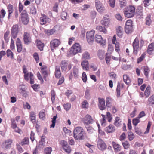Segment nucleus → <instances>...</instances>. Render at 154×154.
<instances>
[{
	"instance_id": "8",
	"label": "nucleus",
	"mask_w": 154,
	"mask_h": 154,
	"mask_svg": "<svg viewBox=\"0 0 154 154\" xmlns=\"http://www.w3.org/2000/svg\"><path fill=\"white\" fill-rule=\"evenodd\" d=\"M133 53L134 54H137L139 49V41L136 38L134 40L133 43Z\"/></svg>"
},
{
	"instance_id": "45",
	"label": "nucleus",
	"mask_w": 154,
	"mask_h": 154,
	"mask_svg": "<svg viewBox=\"0 0 154 154\" xmlns=\"http://www.w3.org/2000/svg\"><path fill=\"white\" fill-rule=\"evenodd\" d=\"M57 118V116H54L52 120V123L50 126V127L54 128L55 126V124L56 122V119Z\"/></svg>"
},
{
	"instance_id": "37",
	"label": "nucleus",
	"mask_w": 154,
	"mask_h": 154,
	"mask_svg": "<svg viewBox=\"0 0 154 154\" xmlns=\"http://www.w3.org/2000/svg\"><path fill=\"white\" fill-rule=\"evenodd\" d=\"M90 90L87 88L85 90V97L87 100H89L90 98Z\"/></svg>"
},
{
	"instance_id": "50",
	"label": "nucleus",
	"mask_w": 154,
	"mask_h": 154,
	"mask_svg": "<svg viewBox=\"0 0 154 154\" xmlns=\"http://www.w3.org/2000/svg\"><path fill=\"white\" fill-rule=\"evenodd\" d=\"M51 100L52 103H54L55 101V93L54 90H52L51 91Z\"/></svg>"
},
{
	"instance_id": "30",
	"label": "nucleus",
	"mask_w": 154,
	"mask_h": 154,
	"mask_svg": "<svg viewBox=\"0 0 154 154\" xmlns=\"http://www.w3.org/2000/svg\"><path fill=\"white\" fill-rule=\"evenodd\" d=\"M8 11L9 12V14L8 17V18L9 19L11 15V13H12L13 11V6L11 4H9L8 6Z\"/></svg>"
},
{
	"instance_id": "44",
	"label": "nucleus",
	"mask_w": 154,
	"mask_h": 154,
	"mask_svg": "<svg viewBox=\"0 0 154 154\" xmlns=\"http://www.w3.org/2000/svg\"><path fill=\"white\" fill-rule=\"evenodd\" d=\"M150 87L149 86L147 87L145 92V95L147 97L150 94Z\"/></svg>"
},
{
	"instance_id": "54",
	"label": "nucleus",
	"mask_w": 154,
	"mask_h": 154,
	"mask_svg": "<svg viewBox=\"0 0 154 154\" xmlns=\"http://www.w3.org/2000/svg\"><path fill=\"white\" fill-rule=\"evenodd\" d=\"M143 69L145 75L146 77L148 75L149 72L150 71L149 68L147 66H144L143 67Z\"/></svg>"
},
{
	"instance_id": "14",
	"label": "nucleus",
	"mask_w": 154,
	"mask_h": 154,
	"mask_svg": "<svg viewBox=\"0 0 154 154\" xmlns=\"http://www.w3.org/2000/svg\"><path fill=\"white\" fill-rule=\"evenodd\" d=\"M42 17H40V24L41 25H44L47 22L49 23L51 21V19L48 18L44 14H41Z\"/></svg>"
},
{
	"instance_id": "63",
	"label": "nucleus",
	"mask_w": 154,
	"mask_h": 154,
	"mask_svg": "<svg viewBox=\"0 0 154 154\" xmlns=\"http://www.w3.org/2000/svg\"><path fill=\"white\" fill-rule=\"evenodd\" d=\"M109 4L111 7L114 8L115 6V0H109Z\"/></svg>"
},
{
	"instance_id": "57",
	"label": "nucleus",
	"mask_w": 154,
	"mask_h": 154,
	"mask_svg": "<svg viewBox=\"0 0 154 154\" xmlns=\"http://www.w3.org/2000/svg\"><path fill=\"white\" fill-rule=\"evenodd\" d=\"M5 14V12L4 10L2 9L1 11V14L0 15V21L2 22V18H3Z\"/></svg>"
},
{
	"instance_id": "31",
	"label": "nucleus",
	"mask_w": 154,
	"mask_h": 154,
	"mask_svg": "<svg viewBox=\"0 0 154 154\" xmlns=\"http://www.w3.org/2000/svg\"><path fill=\"white\" fill-rule=\"evenodd\" d=\"M97 10L98 12L100 13L102 12L105 10V8L103 5L96 6Z\"/></svg>"
},
{
	"instance_id": "51",
	"label": "nucleus",
	"mask_w": 154,
	"mask_h": 154,
	"mask_svg": "<svg viewBox=\"0 0 154 154\" xmlns=\"http://www.w3.org/2000/svg\"><path fill=\"white\" fill-rule=\"evenodd\" d=\"M61 16L62 19L64 20L67 18V14L66 12L63 11L61 13Z\"/></svg>"
},
{
	"instance_id": "36",
	"label": "nucleus",
	"mask_w": 154,
	"mask_h": 154,
	"mask_svg": "<svg viewBox=\"0 0 154 154\" xmlns=\"http://www.w3.org/2000/svg\"><path fill=\"white\" fill-rule=\"evenodd\" d=\"M154 50V43H152L149 45L148 47L147 52L149 53Z\"/></svg>"
},
{
	"instance_id": "58",
	"label": "nucleus",
	"mask_w": 154,
	"mask_h": 154,
	"mask_svg": "<svg viewBox=\"0 0 154 154\" xmlns=\"http://www.w3.org/2000/svg\"><path fill=\"white\" fill-rule=\"evenodd\" d=\"M146 24L148 25H149L151 22V20L150 19V16L149 15L148 16L146 17Z\"/></svg>"
},
{
	"instance_id": "10",
	"label": "nucleus",
	"mask_w": 154,
	"mask_h": 154,
	"mask_svg": "<svg viewBox=\"0 0 154 154\" xmlns=\"http://www.w3.org/2000/svg\"><path fill=\"white\" fill-rule=\"evenodd\" d=\"M97 142V146L98 149L101 150H103L106 149V146L104 141L100 138H98Z\"/></svg>"
},
{
	"instance_id": "48",
	"label": "nucleus",
	"mask_w": 154,
	"mask_h": 154,
	"mask_svg": "<svg viewBox=\"0 0 154 154\" xmlns=\"http://www.w3.org/2000/svg\"><path fill=\"white\" fill-rule=\"evenodd\" d=\"M51 151L52 149L51 147H46L44 149V152L46 154H51Z\"/></svg>"
},
{
	"instance_id": "7",
	"label": "nucleus",
	"mask_w": 154,
	"mask_h": 154,
	"mask_svg": "<svg viewBox=\"0 0 154 154\" xmlns=\"http://www.w3.org/2000/svg\"><path fill=\"white\" fill-rule=\"evenodd\" d=\"M82 121L85 125H88L90 124L93 123L94 120L90 115L87 114L82 119Z\"/></svg>"
},
{
	"instance_id": "33",
	"label": "nucleus",
	"mask_w": 154,
	"mask_h": 154,
	"mask_svg": "<svg viewBox=\"0 0 154 154\" xmlns=\"http://www.w3.org/2000/svg\"><path fill=\"white\" fill-rule=\"evenodd\" d=\"M36 115L33 112H31L30 113V117L31 120L32 122H35Z\"/></svg>"
},
{
	"instance_id": "29",
	"label": "nucleus",
	"mask_w": 154,
	"mask_h": 154,
	"mask_svg": "<svg viewBox=\"0 0 154 154\" xmlns=\"http://www.w3.org/2000/svg\"><path fill=\"white\" fill-rule=\"evenodd\" d=\"M112 100V98L109 97L106 98V103L107 107H110L111 106V102Z\"/></svg>"
},
{
	"instance_id": "9",
	"label": "nucleus",
	"mask_w": 154,
	"mask_h": 154,
	"mask_svg": "<svg viewBox=\"0 0 154 154\" xmlns=\"http://www.w3.org/2000/svg\"><path fill=\"white\" fill-rule=\"evenodd\" d=\"M60 43V41L58 39H54L50 42V46L53 51L57 47Z\"/></svg>"
},
{
	"instance_id": "23",
	"label": "nucleus",
	"mask_w": 154,
	"mask_h": 154,
	"mask_svg": "<svg viewBox=\"0 0 154 154\" xmlns=\"http://www.w3.org/2000/svg\"><path fill=\"white\" fill-rule=\"evenodd\" d=\"M96 29L98 31L102 32L104 34L106 33L107 32V31L105 27L100 26H97L96 27Z\"/></svg>"
},
{
	"instance_id": "56",
	"label": "nucleus",
	"mask_w": 154,
	"mask_h": 154,
	"mask_svg": "<svg viewBox=\"0 0 154 154\" xmlns=\"http://www.w3.org/2000/svg\"><path fill=\"white\" fill-rule=\"evenodd\" d=\"M64 109L66 111L69 110L71 107V104L70 103H67L63 105Z\"/></svg>"
},
{
	"instance_id": "49",
	"label": "nucleus",
	"mask_w": 154,
	"mask_h": 154,
	"mask_svg": "<svg viewBox=\"0 0 154 154\" xmlns=\"http://www.w3.org/2000/svg\"><path fill=\"white\" fill-rule=\"evenodd\" d=\"M33 57L37 63L39 62V58L38 54L37 53L35 52L33 54Z\"/></svg>"
},
{
	"instance_id": "55",
	"label": "nucleus",
	"mask_w": 154,
	"mask_h": 154,
	"mask_svg": "<svg viewBox=\"0 0 154 154\" xmlns=\"http://www.w3.org/2000/svg\"><path fill=\"white\" fill-rule=\"evenodd\" d=\"M139 118L138 117L137 118H136L134 119L133 120V124L136 126L138 123H139L140 122V120H139Z\"/></svg>"
},
{
	"instance_id": "52",
	"label": "nucleus",
	"mask_w": 154,
	"mask_h": 154,
	"mask_svg": "<svg viewBox=\"0 0 154 154\" xmlns=\"http://www.w3.org/2000/svg\"><path fill=\"white\" fill-rule=\"evenodd\" d=\"M7 55L8 57H10L12 59L14 58L13 54L9 49H8L7 51Z\"/></svg>"
},
{
	"instance_id": "46",
	"label": "nucleus",
	"mask_w": 154,
	"mask_h": 154,
	"mask_svg": "<svg viewBox=\"0 0 154 154\" xmlns=\"http://www.w3.org/2000/svg\"><path fill=\"white\" fill-rule=\"evenodd\" d=\"M122 144L124 148L125 149H127L130 146V144L127 141L122 142Z\"/></svg>"
},
{
	"instance_id": "19",
	"label": "nucleus",
	"mask_w": 154,
	"mask_h": 154,
	"mask_svg": "<svg viewBox=\"0 0 154 154\" xmlns=\"http://www.w3.org/2000/svg\"><path fill=\"white\" fill-rule=\"evenodd\" d=\"M68 61L65 60H63L61 61L60 66L62 71H66L67 68Z\"/></svg>"
},
{
	"instance_id": "38",
	"label": "nucleus",
	"mask_w": 154,
	"mask_h": 154,
	"mask_svg": "<svg viewBox=\"0 0 154 154\" xmlns=\"http://www.w3.org/2000/svg\"><path fill=\"white\" fill-rule=\"evenodd\" d=\"M117 97H119L120 95V83H118V85L116 88Z\"/></svg>"
},
{
	"instance_id": "32",
	"label": "nucleus",
	"mask_w": 154,
	"mask_h": 154,
	"mask_svg": "<svg viewBox=\"0 0 154 154\" xmlns=\"http://www.w3.org/2000/svg\"><path fill=\"white\" fill-rule=\"evenodd\" d=\"M46 69L47 67L46 66H42L41 68V73L43 75L44 78H46L48 75Z\"/></svg>"
},
{
	"instance_id": "13",
	"label": "nucleus",
	"mask_w": 154,
	"mask_h": 154,
	"mask_svg": "<svg viewBox=\"0 0 154 154\" xmlns=\"http://www.w3.org/2000/svg\"><path fill=\"white\" fill-rule=\"evenodd\" d=\"M101 24L105 26H108L110 23L109 17V16L107 15H105L103 18V19L101 21Z\"/></svg>"
},
{
	"instance_id": "39",
	"label": "nucleus",
	"mask_w": 154,
	"mask_h": 154,
	"mask_svg": "<svg viewBox=\"0 0 154 154\" xmlns=\"http://www.w3.org/2000/svg\"><path fill=\"white\" fill-rule=\"evenodd\" d=\"M82 107L85 109L88 108V103L87 101L85 100L82 103Z\"/></svg>"
},
{
	"instance_id": "25",
	"label": "nucleus",
	"mask_w": 154,
	"mask_h": 154,
	"mask_svg": "<svg viewBox=\"0 0 154 154\" xmlns=\"http://www.w3.org/2000/svg\"><path fill=\"white\" fill-rule=\"evenodd\" d=\"M105 52L104 51L99 50L98 51V56L100 60H103L104 58Z\"/></svg>"
},
{
	"instance_id": "1",
	"label": "nucleus",
	"mask_w": 154,
	"mask_h": 154,
	"mask_svg": "<svg viewBox=\"0 0 154 154\" xmlns=\"http://www.w3.org/2000/svg\"><path fill=\"white\" fill-rule=\"evenodd\" d=\"M84 131L82 127H78L75 128L73 131V137L76 140H82L84 139L83 136Z\"/></svg>"
},
{
	"instance_id": "20",
	"label": "nucleus",
	"mask_w": 154,
	"mask_h": 154,
	"mask_svg": "<svg viewBox=\"0 0 154 154\" xmlns=\"http://www.w3.org/2000/svg\"><path fill=\"white\" fill-rule=\"evenodd\" d=\"M115 130V127L112 125H110L109 126L107 127L105 129L106 131L108 133L114 132Z\"/></svg>"
},
{
	"instance_id": "3",
	"label": "nucleus",
	"mask_w": 154,
	"mask_h": 154,
	"mask_svg": "<svg viewBox=\"0 0 154 154\" xmlns=\"http://www.w3.org/2000/svg\"><path fill=\"white\" fill-rule=\"evenodd\" d=\"M135 8L133 6H131L127 8L124 11L125 16L128 18L133 17L134 15Z\"/></svg>"
},
{
	"instance_id": "2",
	"label": "nucleus",
	"mask_w": 154,
	"mask_h": 154,
	"mask_svg": "<svg viewBox=\"0 0 154 154\" xmlns=\"http://www.w3.org/2000/svg\"><path fill=\"white\" fill-rule=\"evenodd\" d=\"M81 48L80 45L77 43H75L71 48L69 52L67 53L68 56L70 57L72 55H74L81 52Z\"/></svg>"
},
{
	"instance_id": "41",
	"label": "nucleus",
	"mask_w": 154,
	"mask_h": 154,
	"mask_svg": "<svg viewBox=\"0 0 154 154\" xmlns=\"http://www.w3.org/2000/svg\"><path fill=\"white\" fill-rule=\"evenodd\" d=\"M29 143V138L28 137H25L23 139L21 142V144L22 145H23L28 144Z\"/></svg>"
},
{
	"instance_id": "42",
	"label": "nucleus",
	"mask_w": 154,
	"mask_h": 154,
	"mask_svg": "<svg viewBox=\"0 0 154 154\" xmlns=\"http://www.w3.org/2000/svg\"><path fill=\"white\" fill-rule=\"evenodd\" d=\"M82 57L85 59H89L90 58V54L88 52H85L83 54Z\"/></svg>"
},
{
	"instance_id": "16",
	"label": "nucleus",
	"mask_w": 154,
	"mask_h": 154,
	"mask_svg": "<svg viewBox=\"0 0 154 154\" xmlns=\"http://www.w3.org/2000/svg\"><path fill=\"white\" fill-rule=\"evenodd\" d=\"M99 103L98 106L100 110H103L106 109L105 101L104 99L98 98Z\"/></svg>"
},
{
	"instance_id": "24",
	"label": "nucleus",
	"mask_w": 154,
	"mask_h": 154,
	"mask_svg": "<svg viewBox=\"0 0 154 154\" xmlns=\"http://www.w3.org/2000/svg\"><path fill=\"white\" fill-rule=\"evenodd\" d=\"M124 82L127 85L129 84L131 82V79L127 75H123Z\"/></svg>"
},
{
	"instance_id": "18",
	"label": "nucleus",
	"mask_w": 154,
	"mask_h": 154,
	"mask_svg": "<svg viewBox=\"0 0 154 154\" xmlns=\"http://www.w3.org/2000/svg\"><path fill=\"white\" fill-rule=\"evenodd\" d=\"M16 45L17 48V51L18 52H21L22 50V46L20 39L17 38L16 41Z\"/></svg>"
},
{
	"instance_id": "61",
	"label": "nucleus",
	"mask_w": 154,
	"mask_h": 154,
	"mask_svg": "<svg viewBox=\"0 0 154 154\" xmlns=\"http://www.w3.org/2000/svg\"><path fill=\"white\" fill-rule=\"evenodd\" d=\"M39 116L40 119L44 120L45 117V112H40L39 113Z\"/></svg>"
},
{
	"instance_id": "27",
	"label": "nucleus",
	"mask_w": 154,
	"mask_h": 154,
	"mask_svg": "<svg viewBox=\"0 0 154 154\" xmlns=\"http://www.w3.org/2000/svg\"><path fill=\"white\" fill-rule=\"evenodd\" d=\"M116 32L118 36L121 37L122 35L123 28L120 26H118L116 29Z\"/></svg>"
},
{
	"instance_id": "35",
	"label": "nucleus",
	"mask_w": 154,
	"mask_h": 154,
	"mask_svg": "<svg viewBox=\"0 0 154 154\" xmlns=\"http://www.w3.org/2000/svg\"><path fill=\"white\" fill-rule=\"evenodd\" d=\"M114 124L117 126H119L121 125V121L119 117H116Z\"/></svg>"
},
{
	"instance_id": "40",
	"label": "nucleus",
	"mask_w": 154,
	"mask_h": 154,
	"mask_svg": "<svg viewBox=\"0 0 154 154\" xmlns=\"http://www.w3.org/2000/svg\"><path fill=\"white\" fill-rule=\"evenodd\" d=\"M73 72L75 77H77L78 76L79 71L77 67L75 66L74 67L73 70Z\"/></svg>"
},
{
	"instance_id": "59",
	"label": "nucleus",
	"mask_w": 154,
	"mask_h": 154,
	"mask_svg": "<svg viewBox=\"0 0 154 154\" xmlns=\"http://www.w3.org/2000/svg\"><path fill=\"white\" fill-rule=\"evenodd\" d=\"M87 129L88 133L91 134L93 132L94 129L91 127L88 126V125H85Z\"/></svg>"
},
{
	"instance_id": "21",
	"label": "nucleus",
	"mask_w": 154,
	"mask_h": 154,
	"mask_svg": "<svg viewBox=\"0 0 154 154\" xmlns=\"http://www.w3.org/2000/svg\"><path fill=\"white\" fill-rule=\"evenodd\" d=\"M83 69L85 70H88L89 69V63L87 60H84L81 63Z\"/></svg>"
},
{
	"instance_id": "4",
	"label": "nucleus",
	"mask_w": 154,
	"mask_h": 154,
	"mask_svg": "<svg viewBox=\"0 0 154 154\" xmlns=\"http://www.w3.org/2000/svg\"><path fill=\"white\" fill-rule=\"evenodd\" d=\"M20 30V28L17 24L13 25L11 29V38L15 39L17 36Z\"/></svg>"
},
{
	"instance_id": "62",
	"label": "nucleus",
	"mask_w": 154,
	"mask_h": 154,
	"mask_svg": "<svg viewBox=\"0 0 154 154\" xmlns=\"http://www.w3.org/2000/svg\"><path fill=\"white\" fill-rule=\"evenodd\" d=\"M20 93L24 97H27L28 96V92L26 91V90L24 91H22Z\"/></svg>"
},
{
	"instance_id": "60",
	"label": "nucleus",
	"mask_w": 154,
	"mask_h": 154,
	"mask_svg": "<svg viewBox=\"0 0 154 154\" xmlns=\"http://www.w3.org/2000/svg\"><path fill=\"white\" fill-rule=\"evenodd\" d=\"M128 135L129 140L130 141L132 140L134 138V135L131 132H130L128 133Z\"/></svg>"
},
{
	"instance_id": "15",
	"label": "nucleus",
	"mask_w": 154,
	"mask_h": 154,
	"mask_svg": "<svg viewBox=\"0 0 154 154\" xmlns=\"http://www.w3.org/2000/svg\"><path fill=\"white\" fill-rule=\"evenodd\" d=\"M12 142V140L11 139H8L2 143V147L5 149H9L11 147Z\"/></svg>"
},
{
	"instance_id": "26",
	"label": "nucleus",
	"mask_w": 154,
	"mask_h": 154,
	"mask_svg": "<svg viewBox=\"0 0 154 154\" xmlns=\"http://www.w3.org/2000/svg\"><path fill=\"white\" fill-rule=\"evenodd\" d=\"M55 77L57 78H59L61 75L60 69L59 66H56L55 71Z\"/></svg>"
},
{
	"instance_id": "34",
	"label": "nucleus",
	"mask_w": 154,
	"mask_h": 154,
	"mask_svg": "<svg viewBox=\"0 0 154 154\" xmlns=\"http://www.w3.org/2000/svg\"><path fill=\"white\" fill-rule=\"evenodd\" d=\"M125 31L127 33H129L133 31V26H125Z\"/></svg>"
},
{
	"instance_id": "6",
	"label": "nucleus",
	"mask_w": 154,
	"mask_h": 154,
	"mask_svg": "<svg viewBox=\"0 0 154 154\" xmlns=\"http://www.w3.org/2000/svg\"><path fill=\"white\" fill-rule=\"evenodd\" d=\"M94 34V30H91L86 33V38L88 42L90 44H92L93 43Z\"/></svg>"
},
{
	"instance_id": "17",
	"label": "nucleus",
	"mask_w": 154,
	"mask_h": 154,
	"mask_svg": "<svg viewBox=\"0 0 154 154\" xmlns=\"http://www.w3.org/2000/svg\"><path fill=\"white\" fill-rule=\"evenodd\" d=\"M61 142L63 143V147L65 152L68 153H70L71 151V148L67 142L64 140H62Z\"/></svg>"
},
{
	"instance_id": "11",
	"label": "nucleus",
	"mask_w": 154,
	"mask_h": 154,
	"mask_svg": "<svg viewBox=\"0 0 154 154\" xmlns=\"http://www.w3.org/2000/svg\"><path fill=\"white\" fill-rule=\"evenodd\" d=\"M94 38L95 41L97 43H100L103 46L106 44V40L103 39L101 35H96L95 36Z\"/></svg>"
},
{
	"instance_id": "53",
	"label": "nucleus",
	"mask_w": 154,
	"mask_h": 154,
	"mask_svg": "<svg viewBox=\"0 0 154 154\" xmlns=\"http://www.w3.org/2000/svg\"><path fill=\"white\" fill-rule=\"evenodd\" d=\"M19 91V93L22 91H24L26 90L25 86L23 85H21L19 86L18 87Z\"/></svg>"
},
{
	"instance_id": "28",
	"label": "nucleus",
	"mask_w": 154,
	"mask_h": 154,
	"mask_svg": "<svg viewBox=\"0 0 154 154\" xmlns=\"http://www.w3.org/2000/svg\"><path fill=\"white\" fill-rule=\"evenodd\" d=\"M36 42L38 48L40 51L43 50L44 46V44L40 41H39L38 40H37Z\"/></svg>"
},
{
	"instance_id": "22",
	"label": "nucleus",
	"mask_w": 154,
	"mask_h": 154,
	"mask_svg": "<svg viewBox=\"0 0 154 154\" xmlns=\"http://www.w3.org/2000/svg\"><path fill=\"white\" fill-rule=\"evenodd\" d=\"M112 144L115 151L119 152L120 151L121 146L120 145L114 141L112 142Z\"/></svg>"
},
{
	"instance_id": "64",
	"label": "nucleus",
	"mask_w": 154,
	"mask_h": 154,
	"mask_svg": "<svg viewBox=\"0 0 154 154\" xmlns=\"http://www.w3.org/2000/svg\"><path fill=\"white\" fill-rule=\"evenodd\" d=\"M82 79L84 82H86L87 80V77L86 74L85 72H83L82 74Z\"/></svg>"
},
{
	"instance_id": "47",
	"label": "nucleus",
	"mask_w": 154,
	"mask_h": 154,
	"mask_svg": "<svg viewBox=\"0 0 154 154\" xmlns=\"http://www.w3.org/2000/svg\"><path fill=\"white\" fill-rule=\"evenodd\" d=\"M148 103L149 104H154V95H152L148 98Z\"/></svg>"
},
{
	"instance_id": "12",
	"label": "nucleus",
	"mask_w": 154,
	"mask_h": 154,
	"mask_svg": "<svg viewBox=\"0 0 154 154\" xmlns=\"http://www.w3.org/2000/svg\"><path fill=\"white\" fill-rule=\"evenodd\" d=\"M23 37L25 44H28L31 42V37L29 33L24 32L23 35Z\"/></svg>"
},
{
	"instance_id": "43",
	"label": "nucleus",
	"mask_w": 154,
	"mask_h": 154,
	"mask_svg": "<svg viewBox=\"0 0 154 154\" xmlns=\"http://www.w3.org/2000/svg\"><path fill=\"white\" fill-rule=\"evenodd\" d=\"M10 33V32L8 30H7L4 34V38L6 42H8L9 41V38L8 36Z\"/></svg>"
},
{
	"instance_id": "5",
	"label": "nucleus",
	"mask_w": 154,
	"mask_h": 154,
	"mask_svg": "<svg viewBox=\"0 0 154 154\" xmlns=\"http://www.w3.org/2000/svg\"><path fill=\"white\" fill-rule=\"evenodd\" d=\"M21 19L23 23L25 25H26L29 22V17L26 10H23L21 14Z\"/></svg>"
}]
</instances>
